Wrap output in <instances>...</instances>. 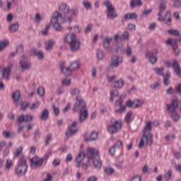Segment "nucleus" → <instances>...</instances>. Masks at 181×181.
I'll return each mask as SVG.
<instances>
[{"mask_svg": "<svg viewBox=\"0 0 181 181\" xmlns=\"http://www.w3.org/2000/svg\"><path fill=\"white\" fill-rule=\"evenodd\" d=\"M166 180H170L172 179V170H168L165 175Z\"/></svg>", "mask_w": 181, "mask_h": 181, "instance_id": "e2e57ef3", "label": "nucleus"}, {"mask_svg": "<svg viewBox=\"0 0 181 181\" xmlns=\"http://www.w3.org/2000/svg\"><path fill=\"white\" fill-rule=\"evenodd\" d=\"M60 69L62 73L65 76H70V74H71V71H72L71 69L70 68L66 67V65L64 64V63L60 65Z\"/></svg>", "mask_w": 181, "mask_h": 181, "instance_id": "b1692460", "label": "nucleus"}, {"mask_svg": "<svg viewBox=\"0 0 181 181\" xmlns=\"http://www.w3.org/2000/svg\"><path fill=\"white\" fill-rule=\"evenodd\" d=\"M52 153H53V152L52 151H49L41 158L37 156L33 157L30 160V167L32 168V169L40 168V166L43 165V161L47 160L49 159V157L52 156Z\"/></svg>", "mask_w": 181, "mask_h": 181, "instance_id": "423d86ee", "label": "nucleus"}, {"mask_svg": "<svg viewBox=\"0 0 181 181\" xmlns=\"http://www.w3.org/2000/svg\"><path fill=\"white\" fill-rule=\"evenodd\" d=\"M20 67L23 70H30L32 69V63L28 60V57L25 55H22L21 57Z\"/></svg>", "mask_w": 181, "mask_h": 181, "instance_id": "f8f14e48", "label": "nucleus"}, {"mask_svg": "<svg viewBox=\"0 0 181 181\" xmlns=\"http://www.w3.org/2000/svg\"><path fill=\"white\" fill-rule=\"evenodd\" d=\"M52 108L55 115H59V114H60V110L59 109V107L52 105Z\"/></svg>", "mask_w": 181, "mask_h": 181, "instance_id": "338daca9", "label": "nucleus"}, {"mask_svg": "<svg viewBox=\"0 0 181 181\" xmlns=\"http://www.w3.org/2000/svg\"><path fill=\"white\" fill-rule=\"evenodd\" d=\"M34 54H35L40 60L45 59V52L42 51H34Z\"/></svg>", "mask_w": 181, "mask_h": 181, "instance_id": "a19ab883", "label": "nucleus"}, {"mask_svg": "<svg viewBox=\"0 0 181 181\" xmlns=\"http://www.w3.org/2000/svg\"><path fill=\"white\" fill-rule=\"evenodd\" d=\"M143 4L142 0H131L130 6L131 8H141Z\"/></svg>", "mask_w": 181, "mask_h": 181, "instance_id": "393cba45", "label": "nucleus"}, {"mask_svg": "<svg viewBox=\"0 0 181 181\" xmlns=\"http://www.w3.org/2000/svg\"><path fill=\"white\" fill-rule=\"evenodd\" d=\"M132 181H142V177L141 175H135Z\"/></svg>", "mask_w": 181, "mask_h": 181, "instance_id": "774afa93", "label": "nucleus"}, {"mask_svg": "<svg viewBox=\"0 0 181 181\" xmlns=\"http://www.w3.org/2000/svg\"><path fill=\"white\" fill-rule=\"evenodd\" d=\"M84 158H86V153H84V151H81L75 159L76 168H82V169H88V168H90L91 165L90 163V160H91V156H88L87 161L86 163H83Z\"/></svg>", "mask_w": 181, "mask_h": 181, "instance_id": "39448f33", "label": "nucleus"}, {"mask_svg": "<svg viewBox=\"0 0 181 181\" xmlns=\"http://www.w3.org/2000/svg\"><path fill=\"white\" fill-rule=\"evenodd\" d=\"M86 105H87L86 104V102L83 100V98H81V96H77L76 102L74 105V111L75 112H77V111H83V110H85Z\"/></svg>", "mask_w": 181, "mask_h": 181, "instance_id": "9d476101", "label": "nucleus"}, {"mask_svg": "<svg viewBox=\"0 0 181 181\" xmlns=\"http://www.w3.org/2000/svg\"><path fill=\"white\" fill-rule=\"evenodd\" d=\"M116 104H119V109L115 110L116 112H125L126 107L124 105H122V100L121 99H119L118 100L116 101Z\"/></svg>", "mask_w": 181, "mask_h": 181, "instance_id": "cd10ccee", "label": "nucleus"}, {"mask_svg": "<svg viewBox=\"0 0 181 181\" xmlns=\"http://www.w3.org/2000/svg\"><path fill=\"white\" fill-rule=\"evenodd\" d=\"M19 29V23L14 22L11 23L9 26V30L10 32H17V30Z\"/></svg>", "mask_w": 181, "mask_h": 181, "instance_id": "473e14b6", "label": "nucleus"}, {"mask_svg": "<svg viewBox=\"0 0 181 181\" xmlns=\"http://www.w3.org/2000/svg\"><path fill=\"white\" fill-rule=\"evenodd\" d=\"M23 151V147L22 146L18 147L14 153V156H19L22 153Z\"/></svg>", "mask_w": 181, "mask_h": 181, "instance_id": "5fc2aeb1", "label": "nucleus"}, {"mask_svg": "<svg viewBox=\"0 0 181 181\" xmlns=\"http://www.w3.org/2000/svg\"><path fill=\"white\" fill-rule=\"evenodd\" d=\"M97 57L98 60H103V59H104V52H103V50L98 49Z\"/></svg>", "mask_w": 181, "mask_h": 181, "instance_id": "09e8293b", "label": "nucleus"}, {"mask_svg": "<svg viewBox=\"0 0 181 181\" xmlns=\"http://www.w3.org/2000/svg\"><path fill=\"white\" fill-rule=\"evenodd\" d=\"M88 117V111L86 109H83V110H81L80 115H79V121L81 122H83V121H86Z\"/></svg>", "mask_w": 181, "mask_h": 181, "instance_id": "5701e85b", "label": "nucleus"}, {"mask_svg": "<svg viewBox=\"0 0 181 181\" xmlns=\"http://www.w3.org/2000/svg\"><path fill=\"white\" fill-rule=\"evenodd\" d=\"M13 68V64H9L8 66H6L1 70L0 80L4 78V80H9L11 78V70Z\"/></svg>", "mask_w": 181, "mask_h": 181, "instance_id": "1a4fd4ad", "label": "nucleus"}, {"mask_svg": "<svg viewBox=\"0 0 181 181\" xmlns=\"http://www.w3.org/2000/svg\"><path fill=\"white\" fill-rule=\"evenodd\" d=\"M126 54H127V56H129V57H131V56H132V48H131V47L129 46L127 47Z\"/></svg>", "mask_w": 181, "mask_h": 181, "instance_id": "0e129e2a", "label": "nucleus"}, {"mask_svg": "<svg viewBox=\"0 0 181 181\" xmlns=\"http://www.w3.org/2000/svg\"><path fill=\"white\" fill-rule=\"evenodd\" d=\"M3 136L7 139L13 138V136H15V133L8 130H4L3 131Z\"/></svg>", "mask_w": 181, "mask_h": 181, "instance_id": "c9c22d12", "label": "nucleus"}, {"mask_svg": "<svg viewBox=\"0 0 181 181\" xmlns=\"http://www.w3.org/2000/svg\"><path fill=\"white\" fill-rule=\"evenodd\" d=\"M177 108H179V101L177 99L173 100L170 104L167 105V110L169 112H175Z\"/></svg>", "mask_w": 181, "mask_h": 181, "instance_id": "a211bd4d", "label": "nucleus"}, {"mask_svg": "<svg viewBox=\"0 0 181 181\" xmlns=\"http://www.w3.org/2000/svg\"><path fill=\"white\" fill-rule=\"evenodd\" d=\"M50 29V25H47L44 30L41 31L42 35H49V30Z\"/></svg>", "mask_w": 181, "mask_h": 181, "instance_id": "6e6d98bb", "label": "nucleus"}, {"mask_svg": "<svg viewBox=\"0 0 181 181\" xmlns=\"http://www.w3.org/2000/svg\"><path fill=\"white\" fill-rule=\"evenodd\" d=\"M69 93L72 96L78 95V94H80V90L78 88H71Z\"/></svg>", "mask_w": 181, "mask_h": 181, "instance_id": "8fccbe9b", "label": "nucleus"}, {"mask_svg": "<svg viewBox=\"0 0 181 181\" xmlns=\"http://www.w3.org/2000/svg\"><path fill=\"white\" fill-rule=\"evenodd\" d=\"M62 83L63 86H70V84H71V79L66 78L62 80Z\"/></svg>", "mask_w": 181, "mask_h": 181, "instance_id": "864d4df0", "label": "nucleus"}, {"mask_svg": "<svg viewBox=\"0 0 181 181\" xmlns=\"http://www.w3.org/2000/svg\"><path fill=\"white\" fill-rule=\"evenodd\" d=\"M123 62H124V57H122V56L115 55L112 57L111 62L110 63L109 66L112 69H117V67H119L121 64H122Z\"/></svg>", "mask_w": 181, "mask_h": 181, "instance_id": "9b49d317", "label": "nucleus"}, {"mask_svg": "<svg viewBox=\"0 0 181 181\" xmlns=\"http://www.w3.org/2000/svg\"><path fill=\"white\" fill-rule=\"evenodd\" d=\"M168 33L172 36H180V32L176 29H170L168 30Z\"/></svg>", "mask_w": 181, "mask_h": 181, "instance_id": "ea45409f", "label": "nucleus"}, {"mask_svg": "<svg viewBox=\"0 0 181 181\" xmlns=\"http://www.w3.org/2000/svg\"><path fill=\"white\" fill-rule=\"evenodd\" d=\"M98 139V132L93 131L90 133V137L88 134H84V141L88 142L89 141H97Z\"/></svg>", "mask_w": 181, "mask_h": 181, "instance_id": "6ab92c4d", "label": "nucleus"}, {"mask_svg": "<svg viewBox=\"0 0 181 181\" xmlns=\"http://www.w3.org/2000/svg\"><path fill=\"white\" fill-rule=\"evenodd\" d=\"M173 6V8H175L176 9H179V8L181 7V0H175L174 1Z\"/></svg>", "mask_w": 181, "mask_h": 181, "instance_id": "4d7b16f0", "label": "nucleus"}, {"mask_svg": "<svg viewBox=\"0 0 181 181\" xmlns=\"http://www.w3.org/2000/svg\"><path fill=\"white\" fill-rule=\"evenodd\" d=\"M37 93H38L39 95H40V97H43V95H45V88H43V87L38 88Z\"/></svg>", "mask_w": 181, "mask_h": 181, "instance_id": "052dcab7", "label": "nucleus"}, {"mask_svg": "<svg viewBox=\"0 0 181 181\" xmlns=\"http://www.w3.org/2000/svg\"><path fill=\"white\" fill-rule=\"evenodd\" d=\"M104 5L106 7V16L110 19H115L118 16V14L115 11V8L112 5V3L110 0L104 1Z\"/></svg>", "mask_w": 181, "mask_h": 181, "instance_id": "6e6552de", "label": "nucleus"}, {"mask_svg": "<svg viewBox=\"0 0 181 181\" xmlns=\"http://www.w3.org/2000/svg\"><path fill=\"white\" fill-rule=\"evenodd\" d=\"M80 67H81V63L78 60L73 61L69 64V69L71 71H76V70H78Z\"/></svg>", "mask_w": 181, "mask_h": 181, "instance_id": "412c9836", "label": "nucleus"}, {"mask_svg": "<svg viewBox=\"0 0 181 181\" xmlns=\"http://www.w3.org/2000/svg\"><path fill=\"white\" fill-rule=\"evenodd\" d=\"M96 156L90 160H93L94 166L96 169H100L101 166H103V162H101V158H100V151H96L95 152Z\"/></svg>", "mask_w": 181, "mask_h": 181, "instance_id": "f3484780", "label": "nucleus"}, {"mask_svg": "<svg viewBox=\"0 0 181 181\" xmlns=\"http://www.w3.org/2000/svg\"><path fill=\"white\" fill-rule=\"evenodd\" d=\"M166 45H171L173 46V50L175 54V56H178L179 53H180V49H179V47H177V42L175 39L169 38L165 42Z\"/></svg>", "mask_w": 181, "mask_h": 181, "instance_id": "2eb2a0df", "label": "nucleus"}, {"mask_svg": "<svg viewBox=\"0 0 181 181\" xmlns=\"http://www.w3.org/2000/svg\"><path fill=\"white\" fill-rule=\"evenodd\" d=\"M77 125H78V123L77 122H74L72 124L68 127V131L66 132V137L71 138V136L77 132Z\"/></svg>", "mask_w": 181, "mask_h": 181, "instance_id": "dca6fc26", "label": "nucleus"}, {"mask_svg": "<svg viewBox=\"0 0 181 181\" xmlns=\"http://www.w3.org/2000/svg\"><path fill=\"white\" fill-rule=\"evenodd\" d=\"M165 66H167V67H173L176 74L179 77H181V69L180 66H179V62H177V61H174L173 64L172 62L167 61L165 62Z\"/></svg>", "mask_w": 181, "mask_h": 181, "instance_id": "4468645a", "label": "nucleus"}, {"mask_svg": "<svg viewBox=\"0 0 181 181\" xmlns=\"http://www.w3.org/2000/svg\"><path fill=\"white\" fill-rule=\"evenodd\" d=\"M166 4L165 0H160V6H159V12H158V21L160 22H163L165 21V17L162 16L163 12L166 11Z\"/></svg>", "mask_w": 181, "mask_h": 181, "instance_id": "ddd939ff", "label": "nucleus"}, {"mask_svg": "<svg viewBox=\"0 0 181 181\" xmlns=\"http://www.w3.org/2000/svg\"><path fill=\"white\" fill-rule=\"evenodd\" d=\"M136 18H138V16L135 13H127L124 16L123 21H128V19H136Z\"/></svg>", "mask_w": 181, "mask_h": 181, "instance_id": "c85d7f7f", "label": "nucleus"}, {"mask_svg": "<svg viewBox=\"0 0 181 181\" xmlns=\"http://www.w3.org/2000/svg\"><path fill=\"white\" fill-rule=\"evenodd\" d=\"M12 98L16 104H18V101H19V98H21V91L16 90L13 92L12 95Z\"/></svg>", "mask_w": 181, "mask_h": 181, "instance_id": "f704fd0d", "label": "nucleus"}, {"mask_svg": "<svg viewBox=\"0 0 181 181\" xmlns=\"http://www.w3.org/2000/svg\"><path fill=\"white\" fill-rule=\"evenodd\" d=\"M165 69L163 68H155L154 69V71H156V73H157V74H158L159 76H163V71H164Z\"/></svg>", "mask_w": 181, "mask_h": 181, "instance_id": "603ef678", "label": "nucleus"}, {"mask_svg": "<svg viewBox=\"0 0 181 181\" xmlns=\"http://www.w3.org/2000/svg\"><path fill=\"white\" fill-rule=\"evenodd\" d=\"M9 45V40H5L3 41H0V52H2L5 47Z\"/></svg>", "mask_w": 181, "mask_h": 181, "instance_id": "58836bf2", "label": "nucleus"}, {"mask_svg": "<svg viewBox=\"0 0 181 181\" xmlns=\"http://www.w3.org/2000/svg\"><path fill=\"white\" fill-rule=\"evenodd\" d=\"M164 21L168 26H170V23H172V16L170 14V11L166 12Z\"/></svg>", "mask_w": 181, "mask_h": 181, "instance_id": "2f4dec72", "label": "nucleus"}, {"mask_svg": "<svg viewBox=\"0 0 181 181\" xmlns=\"http://www.w3.org/2000/svg\"><path fill=\"white\" fill-rule=\"evenodd\" d=\"M132 117V112H128L125 117V121L128 122H131V117Z\"/></svg>", "mask_w": 181, "mask_h": 181, "instance_id": "bf43d9fd", "label": "nucleus"}, {"mask_svg": "<svg viewBox=\"0 0 181 181\" xmlns=\"http://www.w3.org/2000/svg\"><path fill=\"white\" fill-rule=\"evenodd\" d=\"M152 131V122L148 121L146 122V127L143 129V136L139 144V148H144L147 144H152L153 135L151 133Z\"/></svg>", "mask_w": 181, "mask_h": 181, "instance_id": "f03ea898", "label": "nucleus"}, {"mask_svg": "<svg viewBox=\"0 0 181 181\" xmlns=\"http://www.w3.org/2000/svg\"><path fill=\"white\" fill-rule=\"evenodd\" d=\"M83 5L86 9H91V3L88 0H83Z\"/></svg>", "mask_w": 181, "mask_h": 181, "instance_id": "49530a36", "label": "nucleus"}, {"mask_svg": "<svg viewBox=\"0 0 181 181\" xmlns=\"http://www.w3.org/2000/svg\"><path fill=\"white\" fill-rule=\"evenodd\" d=\"M33 121V115H21L18 117V122H29Z\"/></svg>", "mask_w": 181, "mask_h": 181, "instance_id": "aec40b11", "label": "nucleus"}, {"mask_svg": "<svg viewBox=\"0 0 181 181\" xmlns=\"http://www.w3.org/2000/svg\"><path fill=\"white\" fill-rule=\"evenodd\" d=\"M97 151L98 150H95V148H94L88 147L87 149V152L88 153V156H91V159H94V158L97 156V155L95 154Z\"/></svg>", "mask_w": 181, "mask_h": 181, "instance_id": "bb28decb", "label": "nucleus"}, {"mask_svg": "<svg viewBox=\"0 0 181 181\" xmlns=\"http://www.w3.org/2000/svg\"><path fill=\"white\" fill-rule=\"evenodd\" d=\"M105 173H106V175H112V173H114V168H111V167H107L105 168Z\"/></svg>", "mask_w": 181, "mask_h": 181, "instance_id": "3c124183", "label": "nucleus"}, {"mask_svg": "<svg viewBox=\"0 0 181 181\" xmlns=\"http://www.w3.org/2000/svg\"><path fill=\"white\" fill-rule=\"evenodd\" d=\"M122 129V120L112 118L110 119V124L107 127V132H109L110 135H114V134H117V132H119V131H121Z\"/></svg>", "mask_w": 181, "mask_h": 181, "instance_id": "20e7f679", "label": "nucleus"}, {"mask_svg": "<svg viewBox=\"0 0 181 181\" xmlns=\"http://www.w3.org/2000/svg\"><path fill=\"white\" fill-rule=\"evenodd\" d=\"M110 101H114V100H115V98L119 95V93L117 90H111L110 91Z\"/></svg>", "mask_w": 181, "mask_h": 181, "instance_id": "c756f323", "label": "nucleus"}, {"mask_svg": "<svg viewBox=\"0 0 181 181\" xmlns=\"http://www.w3.org/2000/svg\"><path fill=\"white\" fill-rule=\"evenodd\" d=\"M112 41V38L110 37H106L103 41V46L106 49L110 47V45H111V42Z\"/></svg>", "mask_w": 181, "mask_h": 181, "instance_id": "4c0bfd02", "label": "nucleus"}, {"mask_svg": "<svg viewBox=\"0 0 181 181\" xmlns=\"http://www.w3.org/2000/svg\"><path fill=\"white\" fill-rule=\"evenodd\" d=\"M12 5H16V0H7V8L11 9Z\"/></svg>", "mask_w": 181, "mask_h": 181, "instance_id": "13d9d810", "label": "nucleus"}, {"mask_svg": "<svg viewBox=\"0 0 181 181\" xmlns=\"http://www.w3.org/2000/svg\"><path fill=\"white\" fill-rule=\"evenodd\" d=\"M125 86V81L122 78H119L117 81H115L112 83V86L115 88H122Z\"/></svg>", "mask_w": 181, "mask_h": 181, "instance_id": "4be33fe9", "label": "nucleus"}, {"mask_svg": "<svg viewBox=\"0 0 181 181\" xmlns=\"http://www.w3.org/2000/svg\"><path fill=\"white\" fill-rule=\"evenodd\" d=\"M55 43L56 42L52 40L45 41V49L47 50V52L52 51L53 49V46H54Z\"/></svg>", "mask_w": 181, "mask_h": 181, "instance_id": "a878e982", "label": "nucleus"}, {"mask_svg": "<svg viewBox=\"0 0 181 181\" xmlns=\"http://www.w3.org/2000/svg\"><path fill=\"white\" fill-rule=\"evenodd\" d=\"M144 105V102L142 100H136L133 101V108H138L141 107Z\"/></svg>", "mask_w": 181, "mask_h": 181, "instance_id": "37998d69", "label": "nucleus"}, {"mask_svg": "<svg viewBox=\"0 0 181 181\" xmlns=\"http://www.w3.org/2000/svg\"><path fill=\"white\" fill-rule=\"evenodd\" d=\"M6 169L9 170L10 169H12L13 168V160L11 158H8L6 160V164H5Z\"/></svg>", "mask_w": 181, "mask_h": 181, "instance_id": "e433bc0d", "label": "nucleus"}, {"mask_svg": "<svg viewBox=\"0 0 181 181\" xmlns=\"http://www.w3.org/2000/svg\"><path fill=\"white\" fill-rule=\"evenodd\" d=\"M60 12H58L59 13H67V11L66 12V10L67 9V4L64 3L60 5L59 8Z\"/></svg>", "mask_w": 181, "mask_h": 181, "instance_id": "79ce46f5", "label": "nucleus"}, {"mask_svg": "<svg viewBox=\"0 0 181 181\" xmlns=\"http://www.w3.org/2000/svg\"><path fill=\"white\" fill-rule=\"evenodd\" d=\"M146 57L149 59V62L151 63V64H155L156 62H158V57L155 55H149V54L147 53L146 54Z\"/></svg>", "mask_w": 181, "mask_h": 181, "instance_id": "7c9ffc66", "label": "nucleus"}, {"mask_svg": "<svg viewBox=\"0 0 181 181\" xmlns=\"http://www.w3.org/2000/svg\"><path fill=\"white\" fill-rule=\"evenodd\" d=\"M172 118L174 119V121H179V119H180V116L179 114L173 112L172 113Z\"/></svg>", "mask_w": 181, "mask_h": 181, "instance_id": "69168bd1", "label": "nucleus"}, {"mask_svg": "<svg viewBox=\"0 0 181 181\" xmlns=\"http://www.w3.org/2000/svg\"><path fill=\"white\" fill-rule=\"evenodd\" d=\"M170 78V72L167 71L165 76L163 78L165 86H169V78Z\"/></svg>", "mask_w": 181, "mask_h": 181, "instance_id": "c03bdc74", "label": "nucleus"}, {"mask_svg": "<svg viewBox=\"0 0 181 181\" xmlns=\"http://www.w3.org/2000/svg\"><path fill=\"white\" fill-rule=\"evenodd\" d=\"M28 172V164H26V157L23 156L19 159L16 166V173L18 176H22Z\"/></svg>", "mask_w": 181, "mask_h": 181, "instance_id": "0eeeda50", "label": "nucleus"}, {"mask_svg": "<svg viewBox=\"0 0 181 181\" xmlns=\"http://www.w3.org/2000/svg\"><path fill=\"white\" fill-rule=\"evenodd\" d=\"M77 13H78L77 8H67L66 13H64L56 11L53 13L51 18V24L53 25L55 30L62 32V30H63L62 23H64V22H71L73 21L72 16H76Z\"/></svg>", "mask_w": 181, "mask_h": 181, "instance_id": "f257e3e1", "label": "nucleus"}, {"mask_svg": "<svg viewBox=\"0 0 181 181\" xmlns=\"http://www.w3.org/2000/svg\"><path fill=\"white\" fill-rule=\"evenodd\" d=\"M64 43L69 46L71 52H78L80 49L81 42L77 39L75 33H67L64 37Z\"/></svg>", "mask_w": 181, "mask_h": 181, "instance_id": "7ed1b4c3", "label": "nucleus"}, {"mask_svg": "<svg viewBox=\"0 0 181 181\" xmlns=\"http://www.w3.org/2000/svg\"><path fill=\"white\" fill-rule=\"evenodd\" d=\"M115 146H116V148L119 149V151H122V148H123V146H122V141L121 140L117 141L116 142V144H115Z\"/></svg>", "mask_w": 181, "mask_h": 181, "instance_id": "680f3d73", "label": "nucleus"}, {"mask_svg": "<svg viewBox=\"0 0 181 181\" xmlns=\"http://www.w3.org/2000/svg\"><path fill=\"white\" fill-rule=\"evenodd\" d=\"M39 107H40V102L37 101L36 103H33L30 105V110H37V108H39Z\"/></svg>", "mask_w": 181, "mask_h": 181, "instance_id": "de8ad7c7", "label": "nucleus"}, {"mask_svg": "<svg viewBox=\"0 0 181 181\" xmlns=\"http://www.w3.org/2000/svg\"><path fill=\"white\" fill-rule=\"evenodd\" d=\"M43 21V16L40 13H36L35 17V23H40Z\"/></svg>", "mask_w": 181, "mask_h": 181, "instance_id": "a18cd8bd", "label": "nucleus"}, {"mask_svg": "<svg viewBox=\"0 0 181 181\" xmlns=\"http://www.w3.org/2000/svg\"><path fill=\"white\" fill-rule=\"evenodd\" d=\"M42 121H47L49 119V110L45 109L40 116Z\"/></svg>", "mask_w": 181, "mask_h": 181, "instance_id": "72a5a7b5", "label": "nucleus"}]
</instances>
